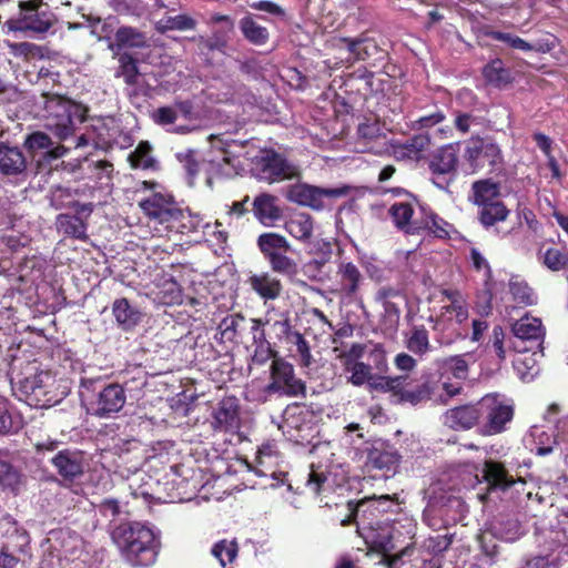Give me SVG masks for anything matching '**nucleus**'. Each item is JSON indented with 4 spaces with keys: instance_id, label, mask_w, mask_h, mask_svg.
<instances>
[{
    "instance_id": "nucleus-33",
    "label": "nucleus",
    "mask_w": 568,
    "mask_h": 568,
    "mask_svg": "<svg viewBox=\"0 0 568 568\" xmlns=\"http://www.w3.org/2000/svg\"><path fill=\"white\" fill-rule=\"evenodd\" d=\"M420 210L423 214L419 222L420 233L423 231H427L437 239H450V231L454 230V226L450 223L429 209L427 210L422 206Z\"/></svg>"
},
{
    "instance_id": "nucleus-16",
    "label": "nucleus",
    "mask_w": 568,
    "mask_h": 568,
    "mask_svg": "<svg viewBox=\"0 0 568 568\" xmlns=\"http://www.w3.org/2000/svg\"><path fill=\"white\" fill-rule=\"evenodd\" d=\"M211 426L219 433H235L241 426V405L235 396L223 397L212 413Z\"/></svg>"
},
{
    "instance_id": "nucleus-18",
    "label": "nucleus",
    "mask_w": 568,
    "mask_h": 568,
    "mask_svg": "<svg viewBox=\"0 0 568 568\" xmlns=\"http://www.w3.org/2000/svg\"><path fill=\"white\" fill-rule=\"evenodd\" d=\"M8 449H0V489L17 496L26 484L21 468L8 460Z\"/></svg>"
},
{
    "instance_id": "nucleus-9",
    "label": "nucleus",
    "mask_w": 568,
    "mask_h": 568,
    "mask_svg": "<svg viewBox=\"0 0 568 568\" xmlns=\"http://www.w3.org/2000/svg\"><path fill=\"white\" fill-rule=\"evenodd\" d=\"M333 45L338 49L345 48L347 55L341 58L339 61H333L332 59L326 60L325 64L328 69H336L344 62L353 63L355 61H366L375 64L376 62H382L386 57V52L377 42L367 37L356 39L337 38L333 40Z\"/></svg>"
},
{
    "instance_id": "nucleus-12",
    "label": "nucleus",
    "mask_w": 568,
    "mask_h": 568,
    "mask_svg": "<svg viewBox=\"0 0 568 568\" xmlns=\"http://www.w3.org/2000/svg\"><path fill=\"white\" fill-rule=\"evenodd\" d=\"M49 462L67 487L79 483L88 468L85 453L77 448L60 449Z\"/></svg>"
},
{
    "instance_id": "nucleus-28",
    "label": "nucleus",
    "mask_w": 568,
    "mask_h": 568,
    "mask_svg": "<svg viewBox=\"0 0 568 568\" xmlns=\"http://www.w3.org/2000/svg\"><path fill=\"white\" fill-rule=\"evenodd\" d=\"M501 184L490 178L480 179L471 184L469 201L477 206L500 200Z\"/></svg>"
},
{
    "instance_id": "nucleus-2",
    "label": "nucleus",
    "mask_w": 568,
    "mask_h": 568,
    "mask_svg": "<svg viewBox=\"0 0 568 568\" xmlns=\"http://www.w3.org/2000/svg\"><path fill=\"white\" fill-rule=\"evenodd\" d=\"M11 385L17 398L30 407H51L59 402L54 376L50 371L40 369L37 362H28L11 377Z\"/></svg>"
},
{
    "instance_id": "nucleus-19",
    "label": "nucleus",
    "mask_w": 568,
    "mask_h": 568,
    "mask_svg": "<svg viewBox=\"0 0 568 568\" xmlns=\"http://www.w3.org/2000/svg\"><path fill=\"white\" fill-rule=\"evenodd\" d=\"M458 164V146L449 143L434 152L428 161V168L433 175L440 178L454 174Z\"/></svg>"
},
{
    "instance_id": "nucleus-41",
    "label": "nucleus",
    "mask_w": 568,
    "mask_h": 568,
    "mask_svg": "<svg viewBox=\"0 0 568 568\" xmlns=\"http://www.w3.org/2000/svg\"><path fill=\"white\" fill-rule=\"evenodd\" d=\"M132 169L158 170V161L152 156V145L149 141H141L135 150L128 156Z\"/></svg>"
},
{
    "instance_id": "nucleus-61",
    "label": "nucleus",
    "mask_w": 568,
    "mask_h": 568,
    "mask_svg": "<svg viewBox=\"0 0 568 568\" xmlns=\"http://www.w3.org/2000/svg\"><path fill=\"white\" fill-rule=\"evenodd\" d=\"M444 367L457 379H466L468 376V363L464 354L446 358Z\"/></svg>"
},
{
    "instance_id": "nucleus-52",
    "label": "nucleus",
    "mask_w": 568,
    "mask_h": 568,
    "mask_svg": "<svg viewBox=\"0 0 568 568\" xmlns=\"http://www.w3.org/2000/svg\"><path fill=\"white\" fill-rule=\"evenodd\" d=\"M263 326H264V322L262 320H260V318H253L252 320L251 331L253 333L260 331L258 339H260L261 344L256 347L255 354H254V359L258 364L265 363L271 357L277 358L276 357V353L271 348L270 344L266 343V346L264 345L265 332L262 328Z\"/></svg>"
},
{
    "instance_id": "nucleus-26",
    "label": "nucleus",
    "mask_w": 568,
    "mask_h": 568,
    "mask_svg": "<svg viewBox=\"0 0 568 568\" xmlns=\"http://www.w3.org/2000/svg\"><path fill=\"white\" fill-rule=\"evenodd\" d=\"M112 314L119 327L125 332L132 331L142 320V312L125 297L114 300Z\"/></svg>"
},
{
    "instance_id": "nucleus-4",
    "label": "nucleus",
    "mask_w": 568,
    "mask_h": 568,
    "mask_svg": "<svg viewBox=\"0 0 568 568\" xmlns=\"http://www.w3.org/2000/svg\"><path fill=\"white\" fill-rule=\"evenodd\" d=\"M479 434L494 436L504 433L515 415V403L499 393H489L478 400Z\"/></svg>"
},
{
    "instance_id": "nucleus-48",
    "label": "nucleus",
    "mask_w": 568,
    "mask_h": 568,
    "mask_svg": "<svg viewBox=\"0 0 568 568\" xmlns=\"http://www.w3.org/2000/svg\"><path fill=\"white\" fill-rule=\"evenodd\" d=\"M344 372L349 373L347 382L355 387H362L369 384L373 379V367L364 362L343 366Z\"/></svg>"
},
{
    "instance_id": "nucleus-24",
    "label": "nucleus",
    "mask_w": 568,
    "mask_h": 568,
    "mask_svg": "<svg viewBox=\"0 0 568 568\" xmlns=\"http://www.w3.org/2000/svg\"><path fill=\"white\" fill-rule=\"evenodd\" d=\"M339 291L347 297H355L364 282L359 268L352 262H341L337 267Z\"/></svg>"
},
{
    "instance_id": "nucleus-39",
    "label": "nucleus",
    "mask_w": 568,
    "mask_h": 568,
    "mask_svg": "<svg viewBox=\"0 0 568 568\" xmlns=\"http://www.w3.org/2000/svg\"><path fill=\"white\" fill-rule=\"evenodd\" d=\"M202 223L203 219L200 214L192 213L190 210H183L179 206L178 213L166 231L191 234L197 232L202 226Z\"/></svg>"
},
{
    "instance_id": "nucleus-14",
    "label": "nucleus",
    "mask_w": 568,
    "mask_h": 568,
    "mask_svg": "<svg viewBox=\"0 0 568 568\" xmlns=\"http://www.w3.org/2000/svg\"><path fill=\"white\" fill-rule=\"evenodd\" d=\"M139 206L149 221L168 230L178 213L179 203L172 194L155 192L141 200Z\"/></svg>"
},
{
    "instance_id": "nucleus-8",
    "label": "nucleus",
    "mask_w": 568,
    "mask_h": 568,
    "mask_svg": "<svg viewBox=\"0 0 568 568\" xmlns=\"http://www.w3.org/2000/svg\"><path fill=\"white\" fill-rule=\"evenodd\" d=\"M464 160L471 173L485 169L495 171L503 164V152L500 146L490 136H471L464 151Z\"/></svg>"
},
{
    "instance_id": "nucleus-63",
    "label": "nucleus",
    "mask_w": 568,
    "mask_h": 568,
    "mask_svg": "<svg viewBox=\"0 0 568 568\" xmlns=\"http://www.w3.org/2000/svg\"><path fill=\"white\" fill-rule=\"evenodd\" d=\"M20 422L14 420L8 408V403L0 397V434L7 435L17 432Z\"/></svg>"
},
{
    "instance_id": "nucleus-10",
    "label": "nucleus",
    "mask_w": 568,
    "mask_h": 568,
    "mask_svg": "<svg viewBox=\"0 0 568 568\" xmlns=\"http://www.w3.org/2000/svg\"><path fill=\"white\" fill-rule=\"evenodd\" d=\"M252 173L261 181L275 183L297 176L298 170L272 149H263L252 161Z\"/></svg>"
},
{
    "instance_id": "nucleus-64",
    "label": "nucleus",
    "mask_w": 568,
    "mask_h": 568,
    "mask_svg": "<svg viewBox=\"0 0 568 568\" xmlns=\"http://www.w3.org/2000/svg\"><path fill=\"white\" fill-rule=\"evenodd\" d=\"M430 143V138L427 133H418L407 139L403 148L406 150L405 154L408 156H417Z\"/></svg>"
},
{
    "instance_id": "nucleus-55",
    "label": "nucleus",
    "mask_w": 568,
    "mask_h": 568,
    "mask_svg": "<svg viewBox=\"0 0 568 568\" xmlns=\"http://www.w3.org/2000/svg\"><path fill=\"white\" fill-rule=\"evenodd\" d=\"M542 254V263L549 270L558 272L568 265V251L556 247H548Z\"/></svg>"
},
{
    "instance_id": "nucleus-1",
    "label": "nucleus",
    "mask_w": 568,
    "mask_h": 568,
    "mask_svg": "<svg viewBox=\"0 0 568 568\" xmlns=\"http://www.w3.org/2000/svg\"><path fill=\"white\" fill-rule=\"evenodd\" d=\"M111 538L130 566L148 568L156 562L161 539L148 525L140 521L121 523L112 530Z\"/></svg>"
},
{
    "instance_id": "nucleus-42",
    "label": "nucleus",
    "mask_w": 568,
    "mask_h": 568,
    "mask_svg": "<svg viewBox=\"0 0 568 568\" xmlns=\"http://www.w3.org/2000/svg\"><path fill=\"white\" fill-rule=\"evenodd\" d=\"M257 245L266 260L272 257L273 254L287 253L291 250L285 236L273 232L261 234L257 239Z\"/></svg>"
},
{
    "instance_id": "nucleus-49",
    "label": "nucleus",
    "mask_w": 568,
    "mask_h": 568,
    "mask_svg": "<svg viewBox=\"0 0 568 568\" xmlns=\"http://www.w3.org/2000/svg\"><path fill=\"white\" fill-rule=\"evenodd\" d=\"M436 388V384L432 381H424L423 383L416 385L414 389H405L402 393V398L399 403H409L412 405H417L422 402L432 398Z\"/></svg>"
},
{
    "instance_id": "nucleus-37",
    "label": "nucleus",
    "mask_w": 568,
    "mask_h": 568,
    "mask_svg": "<svg viewBox=\"0 0 568 568\" xmlns=\"http://www.w3.org/2000/svg\"><path fill=\"white\" fill-rule=\"evenodd\" d=\"M344 84L346 88L355 89L364 100H367L375 91L374 73L366 68H359L347 75Z\"/></svg>"
},
{
    "instance_id": "nucleus-17",
    "label": "nucleus",
    "mask_w": 568,
    "mask_h": 568,
    "mask_svg": "<svg viewBox=\"0 0 568 568\" xmlns=\"http://www.w3.org/2000/svg\"><path fill=\"white\" fill-rule=\"evenodd\" d=\"M479 423L478 402L455 406L443 415V424L455 432L479 428Z\"/></svg>"
},
{
    "instance_id": "nucleus-56",
    "label": "nucleus",
    "mask_w": 568,
    "mask_h": 568,
    "mask_svg": "<svg viewBox=\"0 0 568 568\" xmlns=\"http://www.w3.org/2000/svg\"><path fill=\"white\" fill-rule=\"evenodd\" d=\"M237 544L235 541L221 540L212 547V555L220 561L222 567L233 562L237 556Z\"/></svg>"
},
{
    "instance_id": "nucleus-7",
    "label": "nucleus",
    "mask_w": 568,
    "mask_h": 568,
    "mask_svg": "<svg viewBox=\"0 0 568 568\" xmlns=\"http://www.w3.org/2000/svg\"><path fill=\"white\" fill-rule=\"evenodd\" d=\"M351 187L347 185L338 187H321L305 182H297L287 186L285 197L301 206L314 211H322L326 202L348 195Z\"/></svg>"
},
{
    "instance_id": "nucleus-44",
    "label": "nucleus",
    "mask_w": 568,
    "mask_h": 568,
    "mask_svg": "<svg viewBox=\"0 0 568 568\" xmlns=\"http://www.w3.org/2000/svg\"><path fill=\"white\" fill-rule=\"evenodd\" d=\"M240 28L244 38L255 45H263L268 40L267 29L257 24L250 16L241 19Z\"/></svg>"
},
{
    "instance_id": "nucleus-31",
    "label": "nucleus",
    "mask_w": 568,
    "mask_h": 568,
    "mask_svg": "<svg viewBox=\"0 0 568 568\" xmlns=\"http://www.w3.org/2000/svg\"><path fill=\"white\" fill-rule=\"evenodd\" d=\"M55 226L64 236L87 241L88 222L78 215L61 213L57 216Z\"/></svg>"
},
{
    "instance_id": "nucleus-20",
    "label": "nucleus",
    "mask_w": 568,
    "mask_h": 568,
    "mask_svg": "<svg viewBox=\"0 0 568 568\" xmlns=\"http://www.w3.org/2000/svg\"><path fill=\"white\" fill-rule=\"evenodd\" d=\"M371 551L386 556L392 549L390 527L387 524L373 525L369 529L356 530Z\"/></svg>"
},
{
    "instance_id": "nucleus-58",
    "label": "nucleus",
    "mask_w": 568,
    "mask_h": 568,
    "mask_svg": "<svg viewBox=\"0 0 568 568\" xmlns=\"http://www.w3.org/2000/svg\"><path fill=\"white\" fill-rule=\"evenodd\" d=\"M488 36L493 40L506 43L511 49L524 52L530 51V43L516 34L503 31H490Z\"/></svg>"
},
{
    "instance_id": "nucleus-50",
    "label": "nucleus",
    "mask_w": 568,
    "mask_h": 568,
    "mask_svg": "<svg viewBox=\"0 0 568 568\" xmlns=\"http://www.w3.org/2000/svg\"><path fill=\"white\" fill-rule=\"evenodd\" d=\"M88 163V172L89 178L93 179L97 183L103 185L109 184L112 181V174L114 171L113 164L108 160H98V161H89Z\"/></svg>"
},
{
    "instance_id": "nucleus-40",
    "label": "nucleus",
    "mask_w": 568,
    "mask_h": 568,
    "mask_svg": "<svg viewBox=\"0 0 568 568\" xmlns=\"http://www.w3.org/2000/svg\"><path fill=\"white\" fill-rule=\"evenodd\" d=\"M399 460L400 456L395 450L373 448L367 455V465L384 471H395Z\"/></svg>"
},
{
    "instance_id": "nucleus-38",
    "label": "nucleus",
    "mask_w": 568,
    "mask_h": 568,
    "mask_svg": "<svg viewBox=\"0 0 568 568\" xmlns=\"http://www.w3.org/2000/svg\"><path fill=\"white\" fill-rule=\"evenodd\" d=\"M314 229V220L308 213H296L285 223V230L294 239L306 242L311 239Z\"/></svg>"
},
{
    "instance_id": "nucleus-51",
    "label": "nucleus",
    "mask_w": 568,
    "mask_h": 568,
    "mask_svg": "<svg viewBox=\"0 0 568 568\" xmlns=\"http://www.w3.org/2000/svg\"><path fill=\"white\" fill-rule=\"evenodd\" d=\"M505 336L504 328L497 325L493 328L489 339L485 345V352L496 356L499 363L506 359Z\"/></svg>"
},
{
    "instance_id": "nucleus-13",
    "label": "nucleus",
    "mask_w": 568,
    "mask_h": 568,
    "mask_svg": "<svg viewBox=\"0 0 568 568\" xmlns=\"http://www.w3.org/2000/svg\"><path fill=\"white\" fill-rule=\"evenodd\" d=\"M378 501L374 498H364L358 503L348 501L349 514L341 520V526L356 525V530L369 529L373 525H383L389 521L384 518L386 508H378Z\"/></svg>"
},
{
    "instance_id": "nucleus-29",
    "label": "nucleus",
    "mask_w": 568,
    "mask_h": 568,
    "mask_svg": "<svg viewBox=\"0 0 568 568\" xmlns=\"http://www.w3.org/2000/svg\"><path fill=\"white\" fill-rule=\"evenodd\" d=\"M27 169V160L18 146H10L0 142V173L17 175Z\"/></svg>"
},
{
    "instance_id": "nucleus-6",
    "label": "nucleus",
    "mask_w": 568,
    "mask_h": 568,
    "mask_svg": "<svg viewBox=\"0 0 568 568\" xmlns=\"http://www.w3.org/2000/svg\"><path fill=\"white\" fill-rule=\"evenodd\" d=\"M19 17L11 18L6 22L10 31L30 32L43 34L50 30L55 22L54 14L42 9V0L19 1Z\"/></svg>"
},
{
    "instance_id": "nucleus-46",
    "label": "nucleus",
    "mask_w": 568,
    "mask_h": 568,
    "mask_svg": "<svg viewBox=\"0 0 568 568\" xmlns=\"http://www.w3.org/2000/svg\"><path fill=\"white\" fill-rule=\"evenodd\" d=\"M118 60L119 68L115 72V77H123L128 85L136 84L140 74L138 60L129 52L121 53Z\"/></svg>"
},
{
    "instance_id": "nucleus-36",
    "label": "nucleus",
    "mask_w": 568,
    "mask_h": 568,
    "mask_svg": "<svg viewBox=\"0 0 568 568\" xmlns=\"http://www.w3.org/2000/svg\"><path fill=\"white\" fill-rule=\"evenodd\" d=\"M233 30L219 28L212 31L211 37L195 36L192 38V41L197 44L200 52L203 54L213 51L224 52L227 48L230 33Z\"/></svg>"
},
{
    "instance_id": "nucleus-22",
    "label": "nucleus",
    "mask_w": 568,
    "mask_h": 568,
    "mask_svg": "<svg viewBox=\"0 0 568 568\" xmlns=\"http://www.w3.org/2000/svg\"><path fill=\"white\" fill-rule=\"evenodd\" d=\"M252 212L256 220L266 226L272 225L282 216V211L277 205V197L270 193H261L255 196Z\"/></svg>"
},
{
    "instance_id": "nucleus-21",
    "label": "nucleus",
    "mask_w": 568,
    "mask_h": 568,
    "mask_svg": "<svg viewBox=\"0 0 568 568\" xmlns=\"http://www.w3.org/2000/svg\"><path fill=\"white\" fill-rule=\"evenodd\" d=\"M274 327L278 331V335L284 337L288 344L296 346V352L301 357V364L308 367L312 362V354L308 342L298 332L294 331L288 318L276 321Z\"/></svg>"
},
{
    "instance_id": "nucleus-60",
    "label": "nucleus",
    "mask_w": 568,
    "mask_h": 568,
    "mask_svg": "<svg viewBox=\"0 0 568 568\" xmlns=\"http://www.w3.org/2000/svg\"><path fill=\"white\" fill-rule=\"evenodd\" d=\"M510 293L514 300L523 305H534L537 301V296L531 287H529L526 283H510Z\"/></svg>"
},
{
    "instance_id": "nucleus-59",
    "label": "nucleus",
    "mask_w": 568,
    "mask_h": 568,
    "mask_svg": "<svg viewBox=\"0 0 568 568\" xmlns=\"http://www.w3.org/2000/svg\"><path fill=\"white\" fill-rule=\"evenodd\" d=\"M334 352H339L336 357L341 361L342 366L351 365L362 362L361 359L366 352V345L362 343H354L349 346V348L343 351H339L337 347H335Z\"/></svg>"
},
{
    "instance_id": "nucleus-27",
    "label": "nucleus",
    "mask_w": 568,
    "mask_h": 568,
    "mask_svg": "<svg viewBox=\"0 0 568 568\" xmlns=\"http://www.w3.org/2000/svg\"><path fill=\"white\" fill-rule=\"evenodd\" d=\"M250 287L264 301H274L280 297L283 286L278 278L267 272L253 274L248 277Z\"/></svg>"
},
{
    "instance_id": "nucleus-62",
    "label": "nucleus",
    "mask_w": 568,
    "mask_h": 568,
    "mask_svg": "<svg viewBox=\"0 0 568 568\" xmlns=\"http://www.w3.org/2000/svg\"><path fill=\"white\" fill-rule=\"evenodd\" d=\"M452 314H454L453 320H456L457 324H463L468 320L469 313L465 298L453 301L448 305L442 306L439 316H448Z\"/></svg>"
},
{
    "instance_id": "nucleus-54",
    "label": "nucleus",
    "mask_w": 568,
    "mask_h": 568,
    "mask_svg": "<svg viewBox=\"0 0 568 568\" xmlns=\"http://www.w3.org/2000/svg\"><path fill=\"white\" fill-rule=\"evenodd\" d=\"M446 119L445 112L435 105L434 111L425 113L419 118L412 120L409 128L415 131L429 130L437 124H440Z\"/></svg>"
},
{
    "instance_id": "nucleus-23",
    "label": "nucleus",
    "mask_w": 568,
    "mask_h": 568,
    "mask_svg": "<svg viewBox=\"0 0 568 568\" xmlns=\"http://www.w3.org/2000/svg\"><path fill=\"white\" fill-rule=\"evenodd\" d=\"M483 477L490 489L507 490L516 484L505 465L500 462L487 459L483 467Z\"/></svg>"
},
{
    "instance_id": "nucleus-57",
    "label": "nucleus",
    "mask_w": 568,
    "mask_h": 568,
    "mask_svg": "<svg viewBox=\"0 0 568 568\" xmlns=\"http://www.w3.org/2000/svg\"><path fill=\"white\" fill-rule=\"evenodd\" d=\"M267 261L275 273L287 276H293L297 273L296 262L288 257L286 253L273 254Z\"/></svg>"
},
{
    "instance_id": "nucleus-11",
    "label": "nucleus",
    "mask_w": 568,
    "mask_h": 568,
    "mask_svg": "<svg viewBox=\"0 0 568 568\" xmlns=\"http://www.w3.org/2000/svg\"><path fill=\"white\" fill-rule=\"evenodd\" d=\"M268 395L306 397V384L296 377L294 366L284 358H273L270 367V383L265 387Z\"/></svg>"
},
{
    "instance_id": "nucleus-45",
    "label": "nucleus",
    "mask_w": 568,
    "mask_h": 568,
    "mask_svg": "<svg viewBox=\"0 0 568 568\" xmlns=\"http://www.w3.org/2000/svg\"><path fill=\"white\" fill-rule=\"evenodd\" d=\"M406 347L415 355L423 356L430 349L428 331L424 325H415L406 341Z\"/></svg>"
},
{
    "instance_id": "nucleus-35",
    "label": "nucleus",
    "mask_w": 568,
    "mask_h": 568,
    "mask_svg": "<svg viewBox=\"0 0 568 568\" xmlns=\"http://www.w3.org/2000/svg\"><path fill=\"white\" fill-rule=\"evenodd\" d=\"M483 77L489 85L498 89L505 88L514 81L511 71L499 58L491 60L483 68Z\"/></svg>"
},
{
    "instance_id": "nucleus-43",
    "label": "nucleus",
    "mask_w": 568,
    "mask_h": 568,
    "mask_svg": "<svg viewBox=\"0 0 568 568\" xmlns=\"http://www.w3.org/2000/svg\"><path fill=\"white\" fill-rule=\"evenodd\" d=\"M196 20L187 14L168 16L163 17L156 23V31L165 33L168 31H185L194 30L196 28Z\"/></svg>"
},
{
    "instance_id": "nucleus-15",
    "label": "nucleus",
    "mask_w": 568,
    "mask_h": 568,
    "mask_svg": "<svg viewBox=\"0 0 568 568\" xmlns=\"http://www.w3.org/2000/svg\"><path fill=\"white\" fill-rule=\"evenodd\" d=\"M23 146L32 159L41 156L38 162V168L51 166V162L62 158L68 149L63 145L53 146L51 138L41 131H36L27 135Z\"/></svg>"
},
{
    "instance_id": "nucleus-47",
    "label": "nucleus",
    "mask_w": 568,
    "mask_h": 568,
    "mask_svg": "<svg viewBox=\"0 0 568 568\" xmlns=\"http://www.w3.org/2000/svg\"><path fill=\"white\" fill-rule=\"evenodd\" d=\"M114 39L118 47L143 48L146 45L144 33L132 27H120Z\"/></svg>"
},
{
    "instance_id": "nucleus-30",
    "label": "nucleus",
    "mask_w": 568,
    "mask_h": 568,
    "mask_svg": "<svg viewBox=\"0 0 568 568\" xmlns=\"http://www.w3.org/2000/svg\"><path fill=\"white\" fill-rule=\"evenodd\" d=\"M429 320L434 322L433 329L438 334V342L442 345H452L467 336L466 331L460 327L462 324H457L452 316H437Z\"/></svg>"
},
{
    "instance_id": "nucleus-5",
    "label": "nucleus",
    "mask_w": 568,
    "mask_h": 568,
    "mask_svg": "<svg viewBox=\"0 0 568 568\" xmlns=\"http://www.w3.org/2000/svg\"><path fill=\"white\" fill-rule=\"evenodd\" d=\"M80 384L85 390L98 392L97 398L91 402L94 416L109 417L123 408L126 396L120 384H105L101 377H82Z\"/></svg>"
},
{
    "instance_id": "nucleus-32",
    "label": "nucleus",
    "mask_w": 568,
    "mask_h": 568,
    "mask_svg": "<svg viewBox=\"0 0 568 568\" xmlns=\"http://www.w3.org/2000/svg\"><path fill=\"white\" fill-rule=\"evenodd\" d=\"M513 333L521 341L536 343L537 348L542 344L544 328L541 321L536 317H521L513 325Z\"/></svg>"
},
{
    "instance_id": "nucleus-25",
    "label": "nucleus",
    "mask_w": 568,
    "mask_h": 568,
    "mask_svg": "<svg viewBox=\"0 0 568 568\" xmlns=\"http://www.w3.org/2000/svg\"><path fill=\"white\" fill-rule=\"evenodd\" d=\"M395 226L407 234H420V219L413 220L414 207L409 202H395L388 210Z\"/></svg>"
},
{
    "instance_id": "nucleus-34",
    "label": "nucleus",
    "mask_w": 568,
    "mask_h": 568,
    "mask_svg": "<svg viewBox=\"0 0 568 568\" xmlns=\"http://www.w3.org/2000/svg\"><path fill=\"white\" fill-rule=\"evenodd\" d=\"M510 214V210L501 201H495L478 206L477 219L484 229L495 226L499 222H504Z\"/></svg>"
},
{
    "instance_id": "nucleus-3",
    "label": "nucleus",
    "mask_w": 568,
    "mask_h": 568,
    "mask_svg": "<svg viewBox=\"0 0 568 568\" xmlns=\"http://www.w3.org/2000/svg\"><path fill=\"white\" fill-rule=\"evenodd\" d=\"M47 110L45 126L61 141L74 135L88 118L87 106L61 97L49 100Z\"/></svg>"
},
{
    "instance_id": "nucleus-53",
    "label": "nucleus",
    "mask_w": 568,
    "mask_h": 568,
    "mask_svg": "<svg viewBox=\"0 0 568 568\" xmlns=\"http://www.w3.org/2000/svg\"><path fill=\"white\" fill-rule=\"evenodd\" d=\"M245 321L244 316L240 313L230 314L224 317L219 324V333L221 341L223 342H235L240 325Z\"/></svg>"
}]
</instances>
